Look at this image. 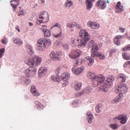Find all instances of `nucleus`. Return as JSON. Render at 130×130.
<instances>
[{
  "mask_svg": "<svg viewBox=\"0 0 130 130\" xmlns=\"http://www.w3.org/2000/svg\"><path fill=\"white\" fill-rule=\"evenodd\" d=\"M42 61L41 58L36 56L32 59H28L25 61V62L31 67L25 71L26 75L27 77L34 76L36 73L37 69L34 67L39 65Z\"/></svg>",
  "mask_w": 130,
  "mask_h": 130,
  "instance_id": "nucleus-1",
  "label": "nucleus"
},
{
  "mask_svg": "<svg viewBox=\"0 0 130 130\" xmlns=\"http://www.w3.org/2000/svg\"><path fill=\"white\" fill-rule=\"evenodd\" d=\"M91 84L92 86L94 87L97 86L98 85H101L99 91L105 93L108 91V88L111 87L113 85L112 82H92Z\"/></svg>",
  "mask_w": 130,
  "mask_h": 130,
  "instance_id": "nucleus-2",
  "label": "nucleus"
},
{
  "mask_svg": "<svg viewBox=\"0 0 130 130\" xmlns=\"http://www.w3.org/2000/svg\"><path fill=\"white\" fill-rule=\"evenodd\" d=\"M88 78L92 81H104L105 77L102 74L96 75L95 73L89 72L87 75Z\"/></svg>",
  "mask_w": 130,
  "mask_h": 130,
  "instance_id": "nucleus-3",
  "label": "nucleus"
},
{
  "mask_svg": "<svg viewBox=\"0 0 130 130\" xmlns=\"http://www.w3.org/2000/svg\"><path fill=\"white\" fill-rule=\"evenodd\" d=\"M128 90L126 84L123 82H121L116 86L115 91L116 93L120 92L124 94L127 92Z\"/></svg>",
  "mask_w": 130,
  "mask_h": 130,
  "instance_id": "nucleus-4",
  "label": "nucleus"
},
{
  "mask_svg": "<svg viewBox=\"0 0 130 130\" xmlns=\"http://www.w3.org/2000/svg\"><path fill=\"white\" fill-rule=\"evenodd\" d=\"M39 19L36 21L37 24L39 25L41 23L47 22L49 20L48 13L46 12H41L39 17Z\"/></svg>",
  "mask_w": 130,
  "mask_h": 130,
  "instance_id": "nucleus-5",
  "label": "nucleus"
},
{
  "mask_svg": "<svg viewBox=\"0 0 130 130\" xmlns=\"http://www.w3.org/2000/svg\"><path fill=\"white\" fill-rule=\"evenodd\" d=\"M82 54L81 51L79 50H72L68 55L70 58L76 59L79 57Z\"/></svg>",
  "mask_w": 130,
  "mask_h": 130,
  "instance_id": "nucleus-6",
  "label": "nucleus"
},
{
  "mask_svg": "<svg viewBox=\"0 0 130 130\" xmlns=\"http://www.w3.org/2000/svg\"><path fill=\"white\" fill-rule=\"evenodd\" d=\"M62 55V53L60 51H59L56 53L54 51H52L50 54V57L54 60L57 61L59 60L60 56Z\"/></svg>",
  "mask_w": 130,
  "mask_h": 130,
  "instance_id": "nucleus-7",
  "label": "nucleus"
},
{
  "mask_svg": "<svg viewBox=\"0 0 130 130\" xmlns=\"http://www.w3.org/2000/svg\"><path fill=\"white\" fill-rule=\"evenodd\" d=\"M38 42L39 44L43 45L44 47H49L52 44V42L50 40L45 38H42L39 40Z\"/></svg>",
  "mask_w": 130,
  "mask_h": 130,
  "instance_id": "nucleus-8",
  "label": "nucleus"
},
{
  "mask_svg": "<svg viewBox=\"0 0 130 130\" xmlns=\"http://www.w3.org/2000/svg\"><path fill=\"white\" fill-rule=\"evenodd\" d=\"M79 36L83 38L86 41L89 40L90 38V35L86 30H80L79 32Z\"/></svg>",
  "mask_w": 130,
  "mask_h": 130,
  "instance_id": "nucleus-9",
  "label": "nucleus"
},
{
  "mask_svg": "<svg viewBox=\"0 0 130 130\" xmlns=\"http://www.w3.org/2000/svg\"><path fill=\"white\" fill-rule=\"evenodd\" d=\"M89 47H92L91 50V53H96L99 50L98 46L94 43V41L93 40L91 41V42L89 43Z\"/></svg>",
  "mask_w": 130,
  "mask_h": 130,
  "instance_id": "nucleus-10",
  "label": "nucleus"
},
{
  "mask_svg": "<svg viewBox=\"0 0 130 130\" xmlns=\"http://www.w3.org/2000/svg\"><path fill=\"white\" fill-rule=\"evenodd\" d=\"M114 119V120L117 119L118 120H121L120 123L123 124L126 123L127 120L126 116L123 115H119L117 117H115Z\"/></svg>",
  "mask_w": 130,
  "mask_h": 130,
  "instance_id": "nucleus-11",
  "label": "nucleus"
},
{
  "mask_svg": "<svg viewBox=\"0 0 130 130\" xmlns=\"http://www.w3.org/2000/svg\"><path fill=\"white\" fill-rule=\"evenodd\" d=\"M86 45V41L83 39L81 40L80 41L79 39L76 40L74 43V46H77L79 47L82 46H85Z\"/></svg>",
  "mask_w": 130,
  "mask_h": 130,
  "instance_id": "nucleus-12",
  "label": "nucleus"
},
{
  "mask_svg": "<svg viewBox=\"0 0 130 130\" xmlns=\"http://www.w3.org/2000/svg\"><path fill=\"white\" fill-rule=\"evenodd\" d=\"M85 69V67L82 66L80 68L75 69L73 68L72 69V71L73 73L75 75H77L80 74L81 73L83 72Z\"/></svg>",
  "mask_w": 130,
  "mask_h": 130,
  "instance_id": "nucleus-13",
  "label": "nucleus"
},
{
  "mask_svg": "<svg viewBox=\"0 0 130 130\" xmlns=\"http://www.w3.org/2000/svg\"><path fill=\"white\" fill-rule=\"evenodd\" d=\"M96 4L97 6L99 7L100 8L102 9H104L106 7L105 2L102 0H99Z\"/></svg>",
  "mask_w": 130,
  "mask_h": 130,
  "instance_id": "nucleus-14",
  "label": "nucleus"
},
{
  "mask_svg": "<svg viewBox=\"0 0 130 130\" xmlns=\"http://www.w3.org/2000/svg\"><path fill=\"white\" fill-rule=\"evenodd\" d=\"M116 9V12H121L123 11V7L121 5V3L120 2H118L117 3Z\"/></svg>",
  "mask_w": 130,
  "mask_h": 130,
  "instance_id": "nucleus-15",
  "label": "nucleus"
},
{
  "mask_svg": "<svg viewBox=\"0 0 130 130\" xmlns=\"http://www.w3.org/2000/svg\"><path fill=\"white\" fill-rule=\"evenodd\" d=\"M11 6L14 9H15L19 4V0H12L10 1Z\"/></svg>",
  "mask_w": 130,
  "mask_h": 130,
  "instance_id": "nucleus-16",
  "label": "nucleus"
},
{
  "mask_svg": "<svg viewBox=\"0 0 130 130\" xmlns=\"http://www.w3.org/2000/svg\"><path fill=\"white\" fill-rule=\"evenodd\" d=\"M30 91L34 96H38L39 95V94L38 93L36 87L34 86H31Z\"/></svg>",
  "mask_w": 130,
  "mask_h": 130,
  "instance_id": "nucleus-17",
  "label": "nucleus"
},
{
  "mask_svg": "<svg viewBox=\"0 0 130 130\" xmlns=\"http://www.w3.org/2000/svg\"><path fill=\"white\" fill-rule=\"evenodd\" d=\"M61 29L56 30L53 34V36L55 38H58L61 37L62 36Z\"/></svg>",
  "mask_w": 130,
  "mask_h": 130,
  "instance_id": "nucleus-18",
  "label": "nucleus"
},
{
  "mask_svg": "<svg viewBox=\"0 0 130 130\" xmlns=\"http://www.w3.org/2000/svg\"><path fill=\"white\" fill-rule=\"evenodd\" d=\"M123 36L120 35L116 36L114 39L115 43L117 45H119L120 44V39L123 38Z\"/></svg>",
  "mask_w": 130,
  "mask_h": 130,
  "instance_id": "nucleus-19",
  "label": "nucleus"
},
{
  "mask_svg": "<svg viewBox=\"0 0 130 130\" xmlns=\"http://www.w3.org/2000/svg\"><path fill=\"white\" fill-rule=\"evenodd\" d=\"M70 77V74L68 73H64L61 76V80L64 81L68 80Z\"/></svg>",
  "mask_w": 130,
  "mask_h": 130,
  "instance_id": "nucleus-20",
  "label": "nucleus"
},
{
  "mask_svg": "<svg viewBox=\"0 0 130 130\" xmlns=\"http://www.w3.org/2000/svg\"><path fill=\"white\" fill-rule=\"evenodd\" d=\"M117 79L118 80H121L122 81H125L126 77L125 76L124 74L120 73L118 76Z\"/></svg>",
  "mask_w": 130,
  "mask_h": 130,
  "instance_id": "nucleus-21",
  "label": "nucleus"
},
{
  "mask_svg": "<svg viewBox=\"0 0 130 130\" xmlns=\"http://www.w3.org/2000/svg\"><path fill=\"white\" fill-rule=\"evenodd\" d=\"M47 70L46 68L44 67H42L40 68L39 70V76H41V74L44 73H46Z\"/></svg>",
  "mask_w": 130,
  "mask_h": 130,
  "instance_id": "nucleus-22",
  "label": "nucleus"
},
{
  "mask_svg": "<svg viewBox=\"0 0 130 130\" xmlns=\"http://www.w3.org/2000/svg\"><path fill=\"white\" fill-rule=\"evenodd\" d=\"M35 104L37 106L38 108L39 109H42L44 108L43 105L38 101H35Z\"/></svg>",
  "mask_w": 130,
  "mask_h": 130,
  "instance_id": "nucleus-23",
  "label": "nucleus"
},
{
  "mask_svg": "<svg viewBox=\"0 0 130 130\" xmlns=\"http://www.w3.org/2000/svg\"><path fill=\"white\" fill-rule=\"evenodd\" d=\"M88 117V122L89 123H91L92 122V120L93 119V116L92 113L90 112H88L87 114Z\"/></svg>",
  "mask_w": 130,
  "mask_h": 130,
  "instance_id": "nucleus-24",
  "label": "nucleus"
},
{
  "mask_svg": "<svg viewBox=\"0 0 130 130\" xmlns=\"http://www.w3.org/2000/svg\"><path fill=\"white\" fill-rule=\"evenodd\" d=\"M82 84L80 83H79L75 85L74 87V90L75 91H79L81 89Z\"/></svg>",
  "mask_w": 130,
  "mask_h": 130,
  "instance_id": "nucleus-25",
  "label": "nucleus"
},
{
  "mask_svg": "<svg viewBox=\"0 0 130 130\" xmlns=\"http://www.w3.org/2000/svg\"><path fill=\"white\" fill-rule=\"evenodd\" d=\"M87 60H88L89 62L88 63V65L89 66H92L94 62V60L92 58L90 57H86Z\"/></svg>",
  "mask_w": 130,
  "mask_h": 130,
  "instance_id": "nucleus-26",
  "label": "nucleus"
},
{
  "mask_svg": "<svg viewBox=\"0 0 130 130\" xmlns=\"http://www.w3.org/2000/svg\"><path fill=\"white\" fill-rule=\"evenodd\" d=\"M86 2L87 9L89 10L91 8L92 6V3L88 0H86Z\"/></svg>",
  "mask_w": 130,
  "mask_h": 130,
  "instance_id": "nucleus-27",
  "label": "nucleus"
},
{
  "mask_svg": "<svg viewBox=\"0 0 130 130\" xmlns=\"http://www.w3.org/2000/svg\"><path fill=\"white\" fill-rule=\"evenodd\" d=\"M66 7L68 8H69L73 5V3L72 1L70 0H67L65 3Z\"/></svg>",
  "mask_w": 130,
  "mask_h": 130,
  "instance_id": "nucleus-28",
  "label": "nucleus"
},
{
  "mask_svg": "<svg viewBox=\"0 0 130 130\" xmlns=\"http://www.w3.org/2000/svg\"><path fill=\"white\" fill-rule=\"evenodd\" d=\"M27 51L30 55L32 54L34 52L32 50V47L30 45H28L27 47Z\"/></svg>",
  "mask_w": 130,
  "mask_h": 130,
  "instance_id": "nucleus-29",
  "label": "nucleus"
},
{
  "mask_svg": "<svg viewBox=\"0 0 130 130\" xmlns=\"http://www.w3.org/2000/svg\"><path fill=\"white\" fill-rule=\"evenodd\" d=\"M14 42L19 45H21L23 43L18 38L14 39Z\"/></svg>",
  "mask_w": 130,
  "mask_h": 130,
  "instance_id": "nucleus-30",
  "label": "nucleus"
},
{
  "mask_svg": "<svg viewBox=\"0 0 130 130\" xmlns=\"http://www.w3.org/2000/svg\"><path fill=\"white\" fill-rule=\"evenodd\" d=\"M96 56L99 57L101 59H103L105 58V56L101 52L96 53Z\"/></svg>",
  "mask_w": 130,
  "mask_h": 130,
  "instance_id": "nucleus-31",
  "label": "nucleus"
},
{
  "mask_svg": "<svg viewBox=\"0 0 130 130\" xmlns=\"http://www.w3.org/2000/svg\"><path fill=\"white\" fill-rule=\"evenodd\" d=\"M51 36V34L50 31L48 30H46L44 32V37H48Z\"/></svg>",
  "mask_w": 130,
  "mask_h": 130,
  "instance_id": "nucleus-32",
  "label": "nucleus"
},
{
  "mask_svg": "<svg viewBox=\"0 0 130 130\" xmlns=\"http://www.w3.org/2000/svg\"><path fill=\"white\" fill-rule=\"evenodd\" d=\"M94 22H93L91 21H89L87 23V25L88 27H90L91 28L93 29L94 27L93 26Z\"/></svg>",
  "mask_w": 130,
  "mask_h": 130,
  "instance_id": "nucleus-33",
  "label": "nucleus"
},
{
  "mask_svg": "<svg viewBox=\"0 0 130 130\" xmlns=\"http://www.w3.org/2000/svg\"><path fill=\"white\" fill-rule=\"evenodd\" d=\"M75 22H72L70 23H68L67 24V26L69 28H72L74 27Z\"/></svg>",
  "mask_w": 130,
  "mask_h": 130,
  "instance_id": "nucleus-34",
  "label": "nucleus"
},
{
  "mask_svg": "<svg viewBox=\"0 0 130 130\" xmlns=\"http://www.w3.org/2000/svg\"><path fill=\"white\" fill-rule=\"evenodd\" d=\"M115 77L114 76L110 75L108 77L107 81H113L115 80Z\"/></svg>",
  "mask_w": 130,
  "mask_h": 130,
  "instance_id": "nucleus-35",
  "label": "nucleus"
},
{
  "mask_svg": "<svg viewBox=\"0 0 130 130\" xmlns=\"http://www.w3.org/2000/svg\"><path fill=\"white\" fill-rule=\"evenodd\" d=\"M109 126L112 129H115L117 128V125L115 124H110L109 125Z\"/></svg>",
  "mask_w": 130,
  "mask_h": 130,
  "instance_id": "nucleus-36",
  "label": "nucleus"
},
{
  "mask_svg": "<svg viewBox=\"0 0 130 130\" xmlns=\"http://www.w3.org/2000/svg\"><path fill=\"white\" fill-rule=\"evenodd\" d=\"M62 67L61 66H59L57 67L55 71V73L57 75L59 73V72L60 70L61 69Z\"/></svg>",
  "mask_w": 130,
  "mask_h": 130,
  "instance_id": "nucleus-37",
  "label": "nucleus"
},
{
  "mask_svg": "<svg viewBox=\"0 0 130 130\" xmlns=\"http://www.w3.org/2000/svg\"><path fill=\"white\" fill-rule=\"evenodd\" d=\"M51 80L54 81H58V78L55 76H52L51 77Z\"/></svg>",
  "mask_w": 130,
  "mask_h": 130,
  "instance_id": "nucleus-38",
  "label": "nucleus"
},
{
  "mask_svg": "<svg viewBox=\"0 0 130 130\" xmlns=\"http://www.w3.org/2000/svg\"><path fill=\"white\" fill-rule=\"evenodd\" d=\"M93 24V26L94 27L93 29H97L100 27L99 24L96 22H94Z\"/></svg>",
  "mask_w": 130,
  "mask_h": 130,
  "instance_id": "nucleus-39",
  "label": "nucleus"
},
{
  "mask_svg": "<svg viewBox=\"0 0 130 130\" xmlns=\"http://www.w3.org/2000/svg\"><path fill=\"white\" fill-rule=\"evenodd\" d=\"M76 39L74 38H72L70 40V44L71 45L74 46V43L75 42Z\"/></svg>",
  "mask_w": 130,
  "mask_h": 130,
  "instance_id": "nucleus-40",
  "label": "nucleus"
},
{
  "mask_svg": "<svg viewBox=\"0 0 130 130\" xmlns=\"http://www.w3.org/2000/svg\"><path fill=\"white\" fill-rule=\"evenodd\" d=\"M120 98H119L117 96L112 101L113 103H118L120 101Z\"/></svg>",
  "mask_w": 130,
  "mask_h": 130,
  "instance_id": "nucleus-41",
  "label": "nucleus"
},
{
  "mask_svg": "<svg viewBox=\"0 0 130 130\" xmlns=\"http://www.w3.org/2000/svg\"><path fill=\"white\" fill-rule=\"evenodd\" d=\"M91 91V89L90 87H88L84 89V91L86 93H89Z\"/></svg>",
  "mask_w": 130,
  "mask_h": 130,
  "instance_id": "nucleus-42",
  "label": "nucleus"
},
{
  "mask_svg": "<svg viewBox=\"0 0 130 130\" xmlns=\"http://www.w3.org/2000/svg\"><path fill=\"white\" fill-rule=\"evenodd\" d=\"M123 50L124 51H126L128 50H130V44L127 45L123 49Z\"/></svg>",
  "mask_w": 130,
  "mask_h": 130,
  "instance_id": "nucleus-43",
  "label": "nucleus"
},
{
  "mask_svg": "<svg viewBox=\"0 0 130 130\" xmlns=\"http://www.w3.org/2000/svg\"><path fill=\"white\" fill-rule=\"evenodd\" d=\"M76 26L77 29H80L82 28V27L80 25L77 24L75 22L74 27Z\"/></svg>",
  "mask_w": 130,
  "mask_h": 130,
  "instance_id": "nucleus-44",
  "label": "nucleus"
},
{
  "mask_svg": "<svg viewBox=\"0 0 130 130\" xmlns=\"http://www.w3.org/2000/svg\"><path fill=\"white\" fill-rule=\"evenodd\" d=\"M5 51V48H3L2 49H0V58H1L4 54Z\"/></svg>",
  "mask_w": 130,
  "mask_h": 130,
  "instance_id": "nucleus-45",
  "label": "nucleus"
},
{
  "mask_svg": "<svg viewBox=\"0 0 130 130\" xmlns=\"http://www.w3.org/2000/svg\"><path fill=\"white\" fill-rule=\"evenodd\" d=\"M42 28H41V29L43 32H44L46 30H47V26L45 25H42Z\"/></svg>",
  "mask_w": 130,
  "mask_h": 130,
  "instance_id": "nucleus-46",
  "label": "nucleus"
},
{
  "mask_svg": "<svg viewBox=\"0 0 130 130\" xmlns=\"http://www.w3.org/2000/svg\"><path fill=\"white\" fill-rule=\"evenodd\" d=\"M60 25L59 24L57 23H56L54 25L53 27H52L51 28V29H52L53 28L57 26V27H59V28L60 29H61V27H60Z\"/></svg>",
  "mask_w": 130,
  "mask_h": 130,
  "instance_id": "nucleus-47",
  "label": "nucleus"
},
{
  "mask_svg": "<svg viewBox=\"0 0 130 130\" xmlns=\"http://www.w3.org/2000/svg\"><path fill=\"white\" fill-rule=\"evenodd\" d=\"M62 46L65 50H67L69 48V46L67 44H64Z\"/></svg>",
  "mask_w": 130,
  "mask_h": 130,
  "instance_id": "nucleus-48",
  "label": "nucleus"
},
{
  "mask_svg": "<svg viewBox=\"0 0 130 130\" xmlns=\"http://www.w3.org/2000/svg\"><path fill=\"white\" fill-rule=\"evenodd\" d=\"M130 64V61H126L125 62V63L124 64L123 66L124 67H126L127 66V65H129Z\"/></svg>",
  "mask_w": 130,
  "mask_h": 130,
  "instance_id": "nucleus-49",
  "label": "nucleus"
},
{
  "mask_svg": "<svg viewBox=\"0 0 130 130\" xmlns=\"http://www.w3.org/2000/svg\"><path fill=\"white\" fill-rule=\"evenodd\" d=\"M119 30L121 32L123 33L125 30V29L122 27H120L119 29Z\"/></svg>",
  "mask_w": 130,
  "mask_h": 130,
  "instance_id": "nucleus-50",
  "label": "nucleus"
},
{
  "mask_svg": "<svg viewBox=\"0 0 130 130\" xmlns=\"http://www.w3.org/2000/svg\"><path fill=\"white\" fill-rule=\"evenodd\" d=\"M116 52V50L115 49H111L110 51V53L112 54L115 53Z\"/></svg>",
  "mask_w": 130,
  "mask_h": 130,
  "instance_id": "nucleus-51",
  "label": "nucleus"
},
{
  "mask_svg": "<svg viewBox=\"0 0 130 130\" xmlns=\"http://www.w3.org/2000/svg\"><path fill=\"white\" fill-rule=\"evenodd\" d=\"M79 60H78L77 61H75L74 62V66H75L76 67L78 64L79 62L78 61Z\"/></svg>",
  "mask_w": 130,
  "mask_h": 130,
  "instance_id": "nucleus-52",
  "label": "nucleus"
},
{
  "mask_svg": "<svg viewBox=\"0 0 130 130\" xmlns=\"http://www.w3.org/2000/svg\"><path fill=\"white\" fill-rule=\"evenodd\" d=\"M96 53H91V56L92 57H94L95 56H96Z\"/></svg>",
  "mask_w": 130,
  "mask_h": 130,
  "instance_id": "nucleus-53",
  "label": "nucleus"
},
{
  "mask_svg": "<svg viewBox=\"0 0 130 130\" xmlns=\"http://www.w3.org/2000/svg\"><path fill=\"white\" fill-rule=\"evenodd\" d=\"M101 106H102V105L101 104H99L96 105L95 107L100 109V108L101 107Z\"/></svg>",
  "mask_w": 130,
  "mask_h": 130,
  "instance_id": "nucleus-54",
  "label": "nucleus"
},
{
  "mask_svg": "<svg viewBox=\"0 0 130 130\" xmlns=\"http://www.w3.org/2000/svg\"><path fill=\"white\" fill-rule=\"evenodd\" d=\"M123 93L120 92V93H119V96H117L119 98H120V99L123 96Z\"/></svg>",
  "mask_w": 130,
  "mask_h": 130,
  "instance_id": "nucleus-55",
  "label": "nucleus"
},
{
  "mask_svg": "<svg viewBox=\"0 0 130 130\" xmlns=\"http://www.w3.org/2000/svg\"><path fill=\"white\" fill-rule=\"evenodd\" d=\"M125 58L126 60H128L130 59V56H126L125 57Z\"/></svg>",
  "mask_w": 130,
  "mask_h": 130,
  "instance_id": "nucleus-56",
  "label": "nucleus"
},
{
  "mask_svg": "<svg viewBox=\"0 0 130 130\" xmlns=\"http://www.w3.org/2000/svg\"><path fill=\"white\" fill-rule=\"evenodd\" d=\"M78 100H76L73 102V104H76L77 103H78Z\"/></svg>",
  "mask_w": 130,
  "mask_h": 130,
  "instance_id": "nucleus-57",
  "label": "nucleus"
},
{
  "mask_svg": "<svg viewBox=\"0 0 130 130\" xmlns=\"http://www.w3.org/2000/svg\"><path fill=\"white\" fill-rule=\"evenodd\" d=\"M24 15V13L23 11H21L19 13L18 15L20 16L21 15Z\"/></svg>",
  "mask_w": 130,
  "mask_h": 130,
  "instance_id": "nucleus-58",
  "label": "nucleus"
},
{
  "mask_svg": "<svg viewBox=\"0 0 130 130\" xmlns=\"http://www.w3.org/2000/svg\"><path fill=\"white\" fill-rule=\"evenodd\" d=\"M95 110L97 113H99L100 112V110L99 108L95 107Z\"/></svg>",
  "mask_w": 130,
  "mask_h": 130,
  "instance_id": "nucleus-59",
  "label": "nucleus"
},
{
  "mask_svg": "<svg viewBox=\"0 0 130 130\" xmlns=\"http://www.w3.org/2000/svg\"><path fill=\"white\" fill-rule=\"evenodd\" d=\"M83 93H84L83 92H80L78 93L77 94L78 95H77V96H81L82 95V94H83Z\"/></svg>",
  "mask_w": 130,
  "mask_h": 130,
  "instance_id": "nucleus-60",
  "label": "nucleus"
},
{
  "mask_svg": "<svg viewBox=\"0 0 130 130\" xmlns=\"http://www.w3.org/2000/svg\"><path fill=\"white\" fill-rule=\"evenodd\" d=\"M2 43L4 44H6V41L4 39H3L2 40Z\"/></svg>",
  "mask_w": 130,
  "mask_h": 130,
  "instance_id": "nucleus-61",
  "label": "nucleus"
},
{
  "mask_svg": "<svg viewBox=\"0 0 130 130\" xmlns=\"http://www.w3.org/2000/svg\"><path fill=\"white\" fill-rule=\"evenodd\" d=\"M38 49L40 50V51H42L43 50L42 47H40V46H38Z\"/></svg>",
  "mask_w": 130,
  "mask_h": 130,
  "instance_id": "nucleus-62",
  "label": "nucleus"
},
{
  "mask_svg": "<svg viewBox=\"0 0 130 130\" xmlns=\"http://www.w3.org/2000/svg\"><path fill=\"white\" fill-rule=\"evenodd\" d=\"M68 82H64V83L62 84V86L63 87H64L67 84Z\"/></svg>",
  "mask_w": 130,
  "mask_h": 130,
  "instance_id": "nucleus-63",
  "label": "nucleus"
},
{
  "mask_svg": "<svg viewBox=\"0 0 130 130\" xmlns=\"http://www.w3.org/2000/svg\"><path fill=\"white\" fill-rule=\"evenodd\" d=\"M15 29L17 30L18 32H20V30L19 29V27L18 26H17L15 27Z\"/></svg>",
  "mask_w": 130,
  "mask_h": 130,
  "instance_id": "nucleus-64",
  "label": "nucleus"
}]
</instances>
